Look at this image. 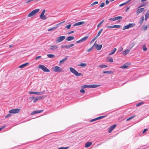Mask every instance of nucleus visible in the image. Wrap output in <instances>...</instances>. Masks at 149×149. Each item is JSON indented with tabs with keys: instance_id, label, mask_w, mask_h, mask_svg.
Segmentation results:
<instances>
[{
	"instance_id": "f257e3e1",
	"label": "nucleus",
	"mask_w": 149,
	"mask_h": 149,
	"mask_svg": "<svg viewBox=\"0 0 149 149\" xmlns=\"http://www.w3.org/2000/svg\"><path fill=\"white\" fill-rule=\"evenodd\" d=\"M100 86V85L99 84L86 85L81 86V87L83 88H97Z\"/></svg>"
},
{
	"instance_id": "f03ea898",
	"label": "nucleus",
	"mask_w": 149,
	"mask_h": 149,
	"mask_svg": "<svg viewBox=\"0 0 149 149\" xmlns=\"http://www.w3.org/2000/svg\"><path fill=\"white\" fill-rule=\"evenodd\" d=\"M69 69L70 71L76 76H78L82 75V74L81 73L78 72L77 70L74 69L73 68L70 67L69 68Z\"/></svg>"
},
{
	"instance_id": "7ed1b4c3",
	"label": "nucleus",
	"mask_w": 149,
	"mask_h": 149,
	"mask_svg": "<svg viewBox=\"0 0 149 149\" xmlns=\"http://www.w3.org/2000/svg\"><path fill=\"white\" fill-rule=\"evenodd\" d=\"M52 69L56 72H64V70L58 66H55L52 68Z\"/></svg>"
},
{
	"instance_id": "20e7f679",
	"label": "nucleus",
	"mask_w": 149,
	"mask_h": 149,
	"mask_svg": "<svg viewBox=\"0 0 149 149\" xmlns=\"http://www.w3.org/2000/svg\"><path fill=\"white\" fill-rule=\"evenodd\" d=\"M38 67L39 69H41L44 72H50V70L48 69L47 68L43 65H39Z\"/></svg>"
},
{
	"instance_id": "39448f33",
	"label": "nucleus",
	"mask_w": 149,
	"mask_h": 149,
	"mask_svg": "<svg viewBox=\"0 0 149 149\" xmlns=\"http://www.w3.org/2000/svg\"><path fill=\"white\" fill-rule=\"evenodd\" d=\"M65 38V36H62L58 37L56 38V43H59L63 41Z\"/></svg>"
},
{
	"instance_id": "423d86ee",
	"label": "nucleus",
	"mask_w": 149,
	"mask_h": 149,
	"mask_svg": "<svg viewBox=\"0 0 149 149\" xmlns=\"http://www.w3.org/2000/svg\"><path fill=\"white\" fill-rule=\"evenodd\" d=\"M39 10L38 9H36L33 10L28 15V17H31L37 13Z\"/></svg>"
},
{
	"instance_id": "0eeeda50",
	"label": "nucleus",
	"mask_w": 149,
	"mask_h": 149,
	"mask_svg": "<svg viewBox=\"0 0 149 149\" xmlns=\"http://www.w3.org/2000/svg\"><path fill=\"white\" fill-rule=\"evenodd\" d=\"M39 10L38 9H36L33 10L28 15V17H31L37 13Z\"/></svg>"
},
{
	"instance_id": "6e6552de",
	"label": "nucleus",
	"mask_w": 149,
	"mask_h": 149,
	"mask_svg": "<svg viewBox=\"0 0 149 149\" xmlns=\"http://www.w3.org/2000/svg\"><path fill=\"white\" fill-rule=\"evenodd\" d=\"M135 24L133 23L129 24L128 25L124 26L123 28V30H125L134 27L135 26Z\"/></svg>"
},
{
	"instance_id": "1a4fd4ad",
	"label": "nucleus",
	"mask_w": 149,
	"mask_h": 149,
	"mask_svg": "<svg viewBox=\"0 0 149 149\" xmlns=\"http://www.w3.org/2000/svg\"><path fill=\"white\" fill-rule=\"evenodd\" d=\"M20 111V109H11L9 111V112L10 113L14 114L18 113Z\"/></svg>"
},
{
	"instance_id": "9d476101",
	"label": "nucleus",
	"mask_w": 149,
	"mask_h": 149,
	"mask_svg": "<svg viewBox=\"0 0 149 149\" xmlns=\"http://www.w3.org/2000/svg\"><path fill=\"white\" fill-rule=\"evenodd\" d=\"M93 46L95 47L97 50H100L102 47V45H98L96 44L95 43L93 45Z\"/></svg>"
},
{
	"instance_id": "9b49d317",
	"label": "nucleus",
	"mask_w": 149,
	"mask_h": 149,
	"mask_svg": "<svg viewBox=\"0 0 149 149\" xmlns=\"http://www.w3.org/2000/svg\"><path fill=\"white\" fill-rule=\"evenodd\" d=\"M58 48V46L56 45H50L49 49L51 50H54L57 49Z\"/></svg>"
},
{
	"instance_id": "f8f14e48",
	"label": "nucleus",
	"mask_w": 149,
	"mask_h": 149,
	"mask_svg": "<svg viewBox=\"0 0 149 149\" xmlns=\"http://www.w3.org/2000/svg\"><path fill=\"white\" fill-rule=\"evenodd\" d=\"M45 97V96H40L38 97H36L35 98L33 102L34 103H35L37 101L41 100L42 98H44Z\"/></svg>"
},
{
	"instance_id": "ddd939ff",
	"label": "nucleus",
	"mask_w": 149,
	"mask_h": 149,
	"mask_svg": "<svg viewBox=\"0 0 149 149\" xmlns=\"http://www.w3.org/2000/svg\"><path fill=\"white\" fill-rule=\"evenodd\" d=\"M106 116H102L96 118L95 119H92L91 120V122H93V121H95L96 120L102 119V118L105 117Z\"/></svg>"
},
{
	"instance_id": "4468645a",
	"label": "nucleus",
	"mask_w": 149,
	"mask_h": 149,
	"mask_svg": "<svg viewBox=\"0 0 149 149\" xmlns=\"http://www.w3.org/2000/svg\"><path fill=\"white\" fill-rule=\"evenodd\" d=\"M130 63H127L124 64L123 65L121 66L120 68H126L129 67L130 65Z\"/></svg>"
},
{
	"instance_id": "2eb2a0df",
	"label": "nucleus",
	"mask_w": 149,
	"mask_h": 149,
	"mask_svg": "<svg viewBox=\"0 0 149 149\" xmlns=\"http://www.w3.org/2000/svg\"><path fill=\"white\" fill-rule=\"evenodd\" d=\"M85 23V22L83 21L75 23L73 25V26H79L81 25H83Z\"/></svg>"
},
{
	"instance_id": "dca6fc26",
	"label": "nucleus",
	"mask_w": 149,
	"mask_h": 149,
	"mask_svg": "<svg viewBox=\"0 0 149 149\" xmlns=\"http://www.w3.org/2000/svg\"><path fill=\"white\" fill-rule=\"evenodd\" d=\"M130 50V49H127L126 50L123 51V52H122V54L123 55L125 56L129 53Z\"/></svg>"
},
{
	"instance_id": "f3484780",
	"label": "nucleus",
	"mask_w": 149,
	"mask_h": 149,
	"mask_svg": "<svg viewBox=\"0 0 149 149\" xmlns=\"http://www.w3.org/2000/svg\"><path fill=\"white\" fill-rule=\"evenodd\" d=\"M116 125H114L111 126L109 129L108 131L109 133H111L116 126Z\"/></svg>"
},
{
	"instance_id": "a211bd4d",
	"label": "nucleus",
	"mask_w": 149,
	"mask_h": 149,
	"mask_svg": "<svg viewBox=\"0 0 149 149\" xmlns=\"http://www.w3.org/2000/svg\"><path fill=\"white\" fill-rule=\"evenodd\" d=\"M29 93L30 94H36L38 95H40L43 94L42 92H38L34 91H29Z\"/></svg>"
},
{
	"instance_id": "6ab92c4d",
	"label": "nucleus",
	"mask_w": 149,
	"mask_h": 149,
	"mask_svg": "<svg viewBox=\"0 0 149 149\" xmlns=\"http://www.w3.org/2000/svg\"><path fill=\"white\" fill-rule=\"evenodd\" d=\"M43 111V110L34 111L32 112L31 114L33 115L34 114L40 113Z\"/></svg>"
},
{
	"instance_id": "aec40b11",
	"label": "nucleus",
	"mask_w": 149,
	"mask_h": 149,
	"mask_svg": "<svg viewBox=\"0 0 149 149\" xmlns=\"http://www.w3.org/2000/svg\"><path fill=\"white\" fill-rule=\"evenodd\" d=\"M144 10V8H141L138 9L136 11V13L137 15H138L140 13L142 12Z\"/></svg>"
},
{
	"instance_id": "412c9836",
	"label": "nucleus",
	"mask_w": 149,
	"mask_h": 149,
	"mask_svg": "<svg viewBox=\"0 0 149 149\" xmlns=\"http://www.w3.org/2000/svg\"><path fill=\"white\" fill-rule=\"evenodd\" d=\"M74 39V37L72 36H70L67 37L66 39V40L68 41H70L73 40Z\"/></svg>"
},
{
	"instance_id": "4be33fe9",
	"label": "nucleus",
	"mask_w": 149,
	"mask_h": 149,
	"mask_svg": "<svg viewBox=\"0 0 149 149\" xmlns=\"http://www.w3.org/2000/svg\"><path fill=\"white\" fill-rule=\"evenodd\" d=\"M141 20L139 21V24H140V25H141L143 23L144 20V17L143 16H142L140 18Z\"/></svg>"
},
{
	"instance_id": "5701e85b",
	"label": "nucleus",
	"mask_w": 149,
	"mask_h": 149,
	"mask_svg": "<svg viewBox=\"0 0 149 149\" xmlns=\"http://www.w3.org/2000/svg\"><path fill=\"white\" fill-rule=\"evenodd\" d=\"M106 61L107 62H113V58L110 56L107 57L106 58Z\"/></svg>"
},
{
	"instance_id": "b1692460",
	"label": "nucleus",
	"mask_w": 149,
	"mask_h": 149,
	"mask_svg": "<svg viewBox=\"0 0 149 149\" xmlns=\"http://www.w3.org/2000/svg\"><path fill=\"white\" fill-rule=\"evenodd\" d=\"M29 63H26L20 65L19 66V68H23L26 67L27 65H28Z\"/></svg>"
},
{
	"instance_id": "393cba45",
	"label": "nucleus",
	"mask_w": 149,
	"mask_h": 149,
	"mask_svg": "<svg viewBox=\"0 0 149 149\" xmlns=\"http://www.w3.org/2000/svg\"><path fill=\"white\" fill-rule=\"evenodd\" d=\"M98 67L100 68H107L108 67V66L104 64L100 65L98 66Z\"/></svg>"
},
{
	"instance_id": "a878e982",
	"label": "nucleus",
	"mask_w": 149,
	"mask_h": 149,
	"mask_svg": "<svg viewBox=\"0 0 149 149\" xmlns=\"http://www.w3.org/2000/svg\"><path fill=\"white\" fill-rule=\"evenodd\" d=\"M92 144L91 142H88L86 143L85 144V146L86 148H88L91 146Z\"/></svg>"
},
{
	"instance_id": "bb28decb",
	"label": "nucleus",
	"mask_w": 149,
	"mask_h": 149,
	"mask_svg": "<svg viewBox=\"0 0 149 149\" xmlns=\"http://www.w3.org/2000/svg\"><path fill=\"white\" fill-rule=\"evenodd\" d=\"M67 59V57H66L65 58L63 59L62 60L60 61H59V64L60 66H61V65Z\"/></svg>"
},
{
	"instance_id": "cd10ccee",
	"label": "nucleus",
	"mask_w": 149,
	"mask_h": 149,
	"mask_svg": "<svg viewBox=\"0 0 149 149\" xmlns=\"http://www.w3.org/2000/svg\"><path fill=\"white\" fill-rule=\"evenodd\" d=\"M135 43L134 42H133L130 43L129 45L130 49V50L135 45Z\"/></svg>"
},
{
	"instance_id": "c85d7f7f",
	"label": "nucleus",
	"mask_w": 149,
	"mask_h": 149,
	"mask_svg": "<svg viewBox=\"0 0 149 149\" xmlns=\"http://www.w3.org/2000/svg\"><path fill=\"white\" fill-rule=\"evenodd\" d=\"M147 29V26L145 25H143L142 26V29L144 31H146Z\"/></svg>"
},
{
	"instance_id": "c756f323",
	"label": "nucleus",
	"mask_w": 149,
	"mask_h": 149,
	"mask_svg": "<svg viewBox=\"0 0 149 149\" xmlns=\"http://www.w3.org/2000/svg\"><path fill=\"white\" fill-rule=\"evenodd\" d=\"M88 36H85L80 39L81 42L85 41L88 38Z\"/></svg>"
},
{
	"instance_id": "7c9ffc66",
	"label": "nucleus",
	"mask_w": 149,
	"mask_h": 149,
	"mask_svg": "<svg viewBox=\"0 0 149 149\" xmlns=\"http://www.w3.org/2000/svg\"><path fill=\"white\" fill-rule=\"evenodd\" d=\"M142 49L144 52L146 51L148 49L147 48H146V45L145 44L142 46Z\"/></svg>"
},
{
	"instance_id": "2f4dec72",
	"label": "nucleus",
	"mask_w": 149,
	"mask_h": 149,
	"mask_svg": "<svg viewBox=\"0 0 149 149\" xmlns=\"http://www.w3.org/2000/svg\"><path fill=\"white\" fill-rule=\"evenodd\" d=\"M117 49L116 48H114L113 50L112 51V52L109 54V55H110L113 54L116 51Z\"/></svg>"
},
{
	"instance_id": "473e14b6",
	"label": "nucleus",
	"mask_w": 149,
	"mask_h": 149,
	"mask_svg": "<svg viewBox=\"0 0 149 149\" xmlns=\"http://www.w3.org/2000/svg\"><path fill=\"white\" fill-rule=\"evenodd\" d=\"M79 66L82 67H86L87 66V64L86 63H81Z\"/></svg>"
},
{
	"instance_id": "72a5a7b5",
	"label": "nucleus",
	"mask_w": 149,
	"mask_h": 149,
	"mask_svg": "<svg viewBox=\"0 0 149 149\" xmlns=\"http://www.w3.org/2000/svg\"><path fill=\"white\" fill-rule=\"evenodd\" d=\"M102 31H103V29H101L100 30V31H99L97 35V36H96L97 38L99 36H100V34L102 32Z\"/></svg>"
},
{
	"instance_id": "f704fd0d",
	"label": "nucleus",
	"mask_w": 149,
	"mask_h": 149,
	"mask_svg": "<svg viewBox=\"0 0 149 149\" xmlns=\"http://www.w3.org/2000/svg\"><path fill=\"white\" fill-rule=\"evenodd\" d=\"M102 72L104 73L108 74H113V73L112 71H103Z\"/></svg>"
},
{
	"instance_id": "c9c22d12",
	"label": "nucleus",
	"mask_w": 149,
	"mask_h": 149,
	"mask_svg": "<svg viewBox=\"0 0 149 149\" xmlns=\"http://www.w3.org/2000/svg\"><path fill=\"white\" fill-rule=\"evenodd\" d=\"M47 56L49 58H53L55 57L54 55L52 54H48L47 55Z\"/></svg>"
},
{
	"instance_id": "e433bc0d",
	"label": "nucleus",
	"mask_w": 149,
	"mask_h": 149,
	"mask_svg": "<svg viewBox=\"0 0 149 149\" xmlns=\"http://www.w3.org/2000/svg\"><path fill=\"white\" fill-rule=\"evenodd\" d=\"M104 22V20H102L97 25V27H99L101 24Z\"/></svg>"
},
{
	"instance_id": "4c0bfd02",
	"label": "nucleus",
	"mask_w": 149,
	"mask_h": 149,
	"mask_svg": "<svg viewBox=\"0 0 149 149\" xmlns=\"http://www.w3.org/2000/svg\"><path fill=\"white\" fill-rule=\"evenodd\" d=\"M121 27V26L120 25H114L113 26V28H120Z\"/></svg>"
},
{
	"instance_id": "58836bf2",
	"label": "nucleus",
	"mask_w": 149,
	"mask_h": 149,
	"mask_svg": "<svg viewBox=\"0 0 149 149\" xmlns=\"http://www.w3.org/2000/svg\"><path fill=\"white\" fill-rule=\"evenodd\" d=\"M135 116H132L130 117V118H128L126 120L127 121H129L131 120L132 119V118H133L134 117H135Z\"/></svg>"
},
{
	"instance_id": "ea45409f",
	"label": "nucleus",
	"mask_w": 149,
	"mask_h": 149,
	"mask_svg": "<svg viewBox=\"0 0 149 149\" xmlns=\"http://www.w3.org/2000/svg\"><path fill=\"white\" fill-rule=\"evenodd\" d=\"M122 18V17L121 16H117L115 17V20H117L119 19H120Z\"/></svg>"
},
{
	"instance_id": "a19ab883",
	"label": "nucleus",
	"mask_w": 149,
	"mask_h": 149,
	"mask_svg": "<svg viewBox=\"0 0 149 149\" xmlns=\"http://www.w3.org/2000/svg\"><path fill=\"white\" fill-rule=\"evenodd\" d=\"M145 17H147L148 18L149 17V10L146 13L145 15Z\"/></svg>"
},
{
	"instance_id": "79ce46f5",
	"label": "nucleus",
	"mask_w": 149,
	"mask_h": 149,
	"mask_svg": "<svg viewBox=\"0 0 149 149\" xmlns=\"http://www.w3.org/2000/svg\"><path fill=\"white\" fill-rule=\"evenodd\" d=\"M40 18L42 19H45L47 18L46 16L45 15H43L42 16H40Z\"/></svg>"
},
{
	"instance_id": "37998d69",
	"label": "nucleus",
	"mask_w": 149,
	"mask_h": 149,
	"mask_svg": "<svg viewBox=\"0 0 149 149\" xmlns=\"http://www.w3.org/2000/svg\"><path fill=\"white\" fill-rule=\"evenodd\" d=\"M97 37L96 36H95V38H93V39H92L91 41L90 42V43L92 44V43H93L94 41L97 38Z\"/></svg>"
},
{
	"instance_id": "c03bdc74",
	"label": "nucleus",
	"mask_w": 149,
	"mask_h": 149,
	"mask_svg": "<svg viewBox=\"0 0 149 149\" xmlns=\"http://www.w3.org/2000/svg\"><path fill=\"white\" fill-rule=\"evenodd\" d=\"M143 103L142 102H140V103H138L136 105V106L137 107H139L142 105L143 104Z\"/></svg>"
},
{
	"instance_id": "a18cd8bd",
	"label": "nucleus",
	"mask_w": 149,
	"mask_h": 149,
	"mask_svg": "<svg viewBox=\"0 0 149 149\" xmlns=\"http://www.w3.org/2000/svg\"><path fill=\"white\" fill-rule=\"evenodd\" d=\"M45 12V10H44L41 13L40 16H42L44 15Z\"/></svg>"
},
{
	"instance_id": "49530a36",
	"label": "nucleus",
	"mask_w": 149,
	"mask_h": 149,
	"mask_svg": "<svg viewBox=\"0 0 149 149\" xmlns=\"http://www.w3.org/2000/svg\"><path fill=\"white\" fill-rule=\"evenodd\" d=\"M71 26V25L69 24V25H66L65 26V27L67 29H70Z\"/></svg>"
},
{
	"instance_id": "de8ad7c7",
	"label": "nucleus",
	"mask_w": 149,
	"mask_h": 149,
	"mask_svg": "<svg viewBox=\"0 0 149 149\" xmlns=\"http://www.w3.org/2000/svg\"><path fill=\"white\" fill-rule=\"evenodd\" d=\"M55 30V28H54V27H52V28H51L49 29L48 30V31H52V30Z\"/></svg>"
},
{
	"instance_id": "09e8293b",
	"label": "nucleus",
	"mask_w": 149,
	"mask_h": 149,
	"mask_svg": "<svg viewBox=\"0 0 149 149\" xmlns=\"http://www.w3.org/2000/svg\"><path fill=\"white\" fill-rule=\"evenodd\" d=\"M93 47H94L93 46H93L92 47H91L90 49H88V50H87V52H90L91 50H92V49L93 48Z\"/></svg>"
},
{
	"instance_id": "8fccbe9b",
	"label": "nucleus",
	"mask_w": 149,
	"mask_h": 149,
	"mask_svg": "<svg viewBox=\"0 0 149 149\" xmlns=\"http://www.w3.org/2000/svg\"><path fill=\"white\" fill-rule=\"evenodd\" d=\"M80 92L82 93H85V91L84 90L81 89L80 91Z\"/></svg>"
},
{
	"instance_id": "3c124183",
	"label": "nucleus",
	"mask_w": 149,
	"mask_h": 149,
	"mask_svg": "<svg viewBox=\"0 0 149 149\" xmlns=\"http://www.w3.org/2000/svg\"><path fill=\"white\" fill-rule=\"evenodd\" d=\"M98 3V1H95L92 4H91V6H93L94 5H95L96 4H97Z\"/></svg>"
},
{
	"instance_id": "603ef678",
	"label": "nucleus",
	"mask_w": 149,
	"mask_h": 149,
	"mask_svg": "<svg viewBox=\"0 0 149 149\" xmlns=\"http://www.w3.org/2000/svg\"><path fill=\"white\" fill-rule=\"evenodd\" d=\"M68 147H61L58 148V149H68Z\"/></svg>"
},
{
	"instance_id": "864d4df0",
	"label": "nucleus",
	"mask_w": 149,
	"mask_h": 149,
	"mask_svg": "<svg viewBox=\"0 0 149 149\" xmlns=\"http://www.w3.org/2000/svg\"><path fill=\"white\" fill-rule=\"evenodd\" d=\"M104 3H101L100 5V6L101 8L103 7L104 6Z\"/></svg>"
},
{
	"instance_id": "5fc2aeb1",
	"label": "nucleus",
	"mask_w": 149,
	"mask_h": 149,
	"mask_svg": "<svg viewBox=\"0 0 149 149\" xmlns=\"http://www.w3.org/2000/svg\"><path fill=\"white\" fill-rule=\"evenodd\" d=\"M126 4H127L126 3V2H125V3H123L120 5H119V6H123L125 5Z\"/></svg>"
},
{
	"instance_id": "6e6d98bb",
	"label": "nucleus",
	"mask_w": 149,
	"mask_h": 149,
	"mask_svg": "<svg viewBox=\"0 0 149 149\" xmlns=\"http://www.w3.org/2000/svg\"><path fill=\"white\" fill-rule=\"evenodd\" d=\"M107 28L112 29L113 28V26H107Z\"/></svg>"
},
{
	"instance_id": "4d7b16f0",
	"label": "nucleus",
	"mask_w": 149,
	"mask_h": 149,
	"mask_svg": "<svg viewBox=\"0 0 149 149\" xmlns=\"http://www.w3.org/2000/svg\"><path fill=\"white\" fill-rule=\"evenodd\" d=\"M109 20L113 21H114L116 20L115 17L111 18Z\"/></svg>"
},
{
	"instance_id": "13d9d810",
	"label": "nucleus",
	"mask_w": 149,
	"mask_h": 149,
	"mask_svg": "<svg viewBox=\"0 0 149 149\" xmlns=\"http://www.w3.org/2000/svg\"><path fill=\"white\" fill-rule=\"evenodd\" d=\"M41 57V56H37V57H36V58L35 59L36 60H37L39 58H40Z\"/></svg>"
},
{
	"instance_id": "bf43d9fd",
	"label": "nucleus",
	"mask_w": 149,
	"mask_h": 149,
	"mask_svg": "<svg viewBox=\"0 0 149 149\" xmlns=\"http://www.w3.org/2000/svg\"><path fill=\"white\" fill-rule=\"evenodd\" d=\"M11 115V114H8L7 116H5V118H8V117H10Z\"/></svg>"
},
{
	"instance_id": "052dcab7",
	"label": "nucleus",
	"mask_w": 149,
	"mask_h": 149,
	"mask_svg": "<svg viewBox=\"0 0 149 149\" xmlns=\"http://www.w3.org/2000/svg\"><path fill=\"white\" fill-rule=\"evenodd\" d=\"M5 127H6V126L5 125H4V126L2 127L1 128H0V131H1L2 129H3V128H4Z\"/></svg>"
},
{
	"instance_id": "680f3d73",
	"label": "nucleus",
	"mask_w": 149,
	"mask_h": 149,
	"mask_svg": "<svg viewBox=\"0 0 149 149\" xmlns=\"http://www.w3.org/2000/svg\"><path fill=\"white\" fill-rule=\"evenodd\" d=\"M123 50V48L122 47H121L120 49L119 50L118 52H120L122 51Z\"/></svg>"
},
{
	"instance_id": "e2e57ef3",
	"label": "nucleus",
	"mask_w": 149,
	"mask_h": 149,
	"mask_svg": "<svg viewBox=\"0 0 149 149\" xmlns=\"http://www.w3.org/2000/svg\"><path fill=\"white\" fill-rule=\"evenodd\" d=\"M106 4L107 5L109 3V1L108 0H106L105 1Z\"/></svg>"
},
{
	"instance_id": "0e129e2a",
	"label": "nucleus",
	"mask_w": 149,
	"mask_h": 149,
	"mask_svg": "<svg viewBox=\"0 0 149 149\" xmlns=\"http://www.w3.org/2000/svg\"><path fill=\"white\" fill-rule=\"evenodd\" d=\"M74 32V31H71L69 32L68 33V34H71L72 33H73Z\"/></svg>"
},
{
	"instance_id": "69168bd1",
	"label": "nucleus",
	"mask_w": 149,
	"mask_h": 149,
	"mask_svg": "<svg viewBox=\"0 0 149 149\" xmlns=\"http://www.w3.org/2000/svg\"><path fill=\"white\" fill-rule=\"evenodd\" d=\"M58 26L57 25V24H56L55 27H54V28H55V30L58 27Z\"/></svg>"
},
{
	"instance_id": "338daca9",
	"label": "nucleus",
	"mask_w": 149,
	"mask_h": 149,
	"mask_svg": "<svg viewBox=\"0 0 149 149\" xmlns=\"http://www.w3.org/2000/svg\"><path fill=\"white\" fill-rule=\"evenodd\" d=\"M34 98V97H30L29 98V99H30L31 101L32 100V99H33Z\"/></svg>"
},
{
	"instance_id": "774afa93",
	"label": "nucleus",
	"mask_w": 149,
	"mask_h": 149,
	"mask_svg": "<svg viewBox=\"0 0 149 149\" xmlns=\"http://www.w3.org/2000/svg\"><path fill=\"white\" fill-rule=\"evenodd\" d=\"M129 9H130V7H128L126 9V12L127 11L129 10Z\"/></svg>"
}]
</instances>
